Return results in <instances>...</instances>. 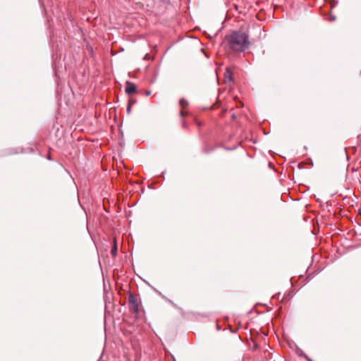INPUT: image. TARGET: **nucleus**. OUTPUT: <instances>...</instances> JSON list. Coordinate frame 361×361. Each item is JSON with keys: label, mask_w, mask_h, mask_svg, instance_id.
I'll use <instances>...</instances> for the list:
<instances>
[{"label": "nucleus", "mask_w": 361, "mask_h": 361, "mask_svg": "<svg viewBox=\"0 0 361 361\" xmlns=\"http://www.w3.org/2000/svg\"><path fill=\"white\" fill-rule=\"evenodd\" d=\"M150 94H151L150 91H147V92H146V94H147V95H149Z\"/></svg>", "instance_id": "4468645a"}, {"label": "nucleus", "mask_w": 361, "mask_h": 361, "mask_svg": "<svg viewBox=\"0 0 361 361\" xmlns=\"http://www.w3.org/2000/svg\"><path fill=\"white\" fill-rule=\"evenodd\" d=\"M130 102V103H131V105H132L133 104H134V103H135V101H133V100H132V99H130V100H129V102Z\"/></svg>", "instance_id": "ddd939ff"}, {"label": "nucleus", "mask_w": 361, "mask_h": 361, "mask_svg": "<svg viewBox=\"0 0 361 361\" xmlns=\"http://www.w3.org/2000/svg\"><path fill=\"white\" fill-rule=\"evenodd\" d=\"M111 254L113 257H115L117 255V244L116 240H114V246L111 250Z\"/></svg>", "instance_id": "20e7f679"}, {"label": "nucleus", "mask_w": 361, "mask_h": 361, "mask_svg": "<svg viewBox=\"0 0 361 361\" xmlns=\"http://www.w3.org/2000/svg\"><path fill=\"white\" fill-rule=\"evenodd\" d=\"M130 108H131V103H130V102H128V106H127V112H128V114H129V113H130Z\"/></svg>", "instance_id": "6e6552de"}, {"label": "nucleus", "mask_w": 361, "mask_h": 361, "mask_svg": "<svg viewBox=\"0 0 361 361\" xmlns=\"http://www.w3.org/2000/svg\"><path fill=\"white\" fill-rule=\"evenodd\" d=\"M224 43L231 50L243 52L250 46L249 36L241 31H234L226 35Z\"/></svg>", "instance_id": "f257e3e1"}, {"label": "nucleus", "mask_w": 361, "mask_h": 361, "mask_svg": "<svg viewBox=\"0 0 361 361\" xmlns=\"http://www.w3.org/2000/svg\"><path fill=\"white\" fill-rule=\"evenodd\" d=\"M225 77L229 79V80H232V72L228 68L226 69Z\"/></svg>", "instance_id": "39448f33"}, {"label": "nucleus", "mask_w": 361, "mask_h": 361, "mask_svg": "<svg viewBox=\"0 0 361 361\" xmlns=\"http://www.w3.org/2000/svg\"><path fill=\"white\" fill-rule=\"evenodd\" d=\"M179 104L182 108H185L188 106V102L185 99H180L179 101Z\"/></svg>", "instance_id": "423d86ee"}, {"label": "nucleus", "mask_w": 361, "mask_h": 361, "mask_svg": "<svg viewBox=\"0 0 361 361\" xmlns=\"http://www.w3.org/2000/svg\"><path fill=\"white\" fill-rule=\"evenodd\" d=\"M305 358L307 361H313L311 358H310L306 354L303 357Z\"/></svg>", "instance_id": "1a4fd4ad"}, {"label": "nucleus", "mask_w": 361, "mask_h": 361, "mask_svg": "<svg viewBox=\"0 0 361 361\" xmlns=\"http://www.w3.org/2000/svg\"><path fill=\"white\" fill-rule=\"evenodd\" d=\"M314 271H312V274H310L307 277V279H306L310 280V279L312 278V274H314Z\"/></svg>", "instance_id": "9d476101"}, {"label": "nucleus", "mask_w": 361, "mask_h": 361, "mask_svg": "<svg viewBox=\"0 0 361 361\" xmlns=\"http://www.w3.org/2000/svg\"><path fill=\"white\" fill-rule=\"evenodd\" d=\"M129 308L130 311L137 314L139 312V306L136 298L134 295L130 293L128 296V300Z\"/></svg>", "instance_id": "f03ea898"}, {"label": "nucleus", "mask_w": 361, "mask_h": 361, "mask_svg": "<svg viewBox=\"0 0 361 361\" xmlns=\"http://www.w3.org/2000/svg\"><path fill=\"white\" fill-rule=\"evenodd\" d=\"M180 114L181 116H185V113H184V111L183 110H181L180 111Z\"/></svg>", "instance_id": "f8f14e48"}, {"label": "nucleus", "mask_w": 361, "mask_h": 361, "mask_svg": "<svg viewBox=\"0 0 361 361\" xmlns=\"http://www.w3.org/2000/svg\"><path fill=\"white\" fill-rule=\"evenodd\" d=\"M125 91L128 94L135 93L137 92V87L134 83L127 81Z\"/></svg>", "instance_id": "7ed1b4c3"}, {"label": "nucleus", "mask_w": 361, "mask_h": 361, "mask_svg": "<svg viewBox=\"0 0 361 361\" xmlns=\"http://www.w3.org/2000/svg\"><path fill=\"white\" fill-rule=\"evenodd\" d=\"M213 150V149H204V152L205 153H209L210 152H212Z\"/></svg>", "instance_id": "9b49d317"}, {"label": "nucleus", "mask_w": 361, "mask_h": 361, "mask_svg": "<svg viewBox=\"0 0 361 361\" xmlns=\"http://www.w3.org/2000/svg\"><path fill=\"white\" fill-rule=\"evenodd\" d=\"M298 354L300 357H304V355H305V353L300 349L298 350Z\"/></svg>", "instance_id": "0eeeda50"}]
</instances>
